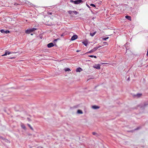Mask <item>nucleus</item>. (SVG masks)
I'll list each match as a JSON object with an SVG mask.
<instances>
[{
	"instance_id": "obj_1",
	"label": "nucleus",
	"mask_w": 148,
	"mask_h": 148,
	"mask_svg": "<svg viewBox=\"0 0 148 148\" xmlns=\"http://www.w3.org/2000/svg\"><path fill=\"white\" fill-rule=\"evenodd\" d=\"M37 29L36 28H32V29H27L25 32V33L26 34H29L30 33L33 32L34 31L36 30Z\"/></svg>"
},
{
	"instance_id": "obj_2",
	"label": "nucleus",
	"mask_w": 148,
	"mask_h": 148,
	"mask_svg": "<svg viewBox=\"0 0 148 148\" xmlns=\"http://www.w3.org/2000/svg\"><path fill=\"white\" fill-rule=\"evenodd\" d=\"M100 47V46H99L98 47H95L94 49H92L90 51H89L88 52H87V53H92L93 52H94L95 51L98 49V48H99Z\"/></svg>"
},
{
	"instance_id": "obj_3",
	"label": "nucleus",
	"mask_w": 148,
	"mask_h": 148,
	"mask_svg": "<svg viewBox=\"0 0 148 148\" xmlns=\"http://www.w3.org/2000/svg\"><path fill=\"white\" fill-rule=\"evenodd\" d=\"M93 67L94 68L99 69H100V65L99 64H96L95 66H93Z\"/></svg>"
},
{
	"instance_id": "obj_4",
	"label": "nucleus",
	"mask_w": 148,
	"mask_h": 148,
	"mask_svg": "<svg viewBox=\"0 0 148 148\" xmlns=\"http://www.w3.org/2000/svg\"><path fill=\"white\" fill-rule=\"evenodd\" d=\"M82 2V0H77L75 1H74V3L76 4H77Z\"/></svg>"
},
{
	"instance_id": "obj_5",
	"label": "nucleus",
	"mask_w": 148,
	"mask_h": 148,
	"mask_svg": "<svg viewBox=\"0 0 148 148\" xmlns=\"http://www.w3.org/2000/svg\"><path fill=\"white\" fill-rule=\"evenodd\" d=\"M77 36L76 35H73L71 38V40H74L77 39Z\"/></svg>"
},
{
	"instance_id": "obj_6",
	"label": "nucleus",
	"mask_w": 148,
	"mask_h": 148,
	"mask_svg": "<svg viewBox=\"0 0 148 148\" xmlns=\"http://www.w3.org/2000/svg\"><path fill=\"white\" fill-rule=\"evenodd\" d=\"M54 45L52 42H51L47 44V46L48 48H50L54 46Z\"/></svg>"
},
{
	"instance_id": "obj_7",
	"label": "nucleus",
	"mask_w": 148,
	"mask_h": 148,
	"mask_svg": "<svg viewBox=\"0 0 148 148\" xmlns=\"http://www.w3.org/2000/svg\"><path fill=\"white\" fill-rule=\"evenodd\" d=\"M13 53L11 52H8L7 51H6L5 52V53L4 54L2 55V56H6L7 54L9 55L11 53Z\"/></svg>"
},
{
	"instance_id": "obj_8",
	"label": "nucleus",
	"mask_w": 148,
	"mask_h": 148,
	"mask_svg": "<svg viewBox=\"0 0 148 148\" xmlns=\"http://www.w3.org/2000/svg\"><path fill=\"white\" fill-rule=\"evenodd\" d=\"M82 70V69L81 68L79 67L76 69V71L77 72H80Z\"/></svg>"
},
{
	"instance_id": "obj_9",
	"label": "nucleus",
	"mask_w": 148,
	"mask_h": 148,
	"mask_svg": "<svg viewBox=\"0 0 148 148\" xmlns=\"http://www.w3.org/2000/svg\"><path fill=\"white\" fill-rule=\"evenodd\" d=\"M77 112L78 114H82L83 113V112L82 111L80 110H77Z\"/></svg>"
},
{
	"instance_id": "obj_10",
	"label": "nucleus",
	"mask_w": 148,
	"mask_h": 148,
	"mask_svg": "<svg viewBox=\"0 0 148 148\" xmlns=\"http://www.w3.org/2000/svg\"><path fill=\"white\" fill-rule=\"evenodd\" d=\"M125 18L130 21H131V17L130 16H125Z\"/></svg>"
},
{
	"instance_id": "obj_11",
	"label": "nucleus",
	"mask_w": 148,
	"mask_h": 148,
	"mask_svg": "<svg viewBox=\"0 0 148 148\" xmlns=\"http://www.w3.org/2000/svg\"><path fill=\"white\" fill-rule=\"evenodd\" d=\"M92 108L95 109H99V107L96 106H92Z\"/></svg>"
},
{
	"instance_id": "obj_12",
	"label": "nucleus",
	"mask_w": 148,
	"mask_h": 148,
	"mask_svg": "<svg viewBox=\"0 0 148 148\" xmlns=\"http://www.w3.org/2000/svg\"><path fill=\"white\" fill-rule=\"evenodd\" d=\"M96 33V32H94L92 33H90V35L92 36H93Z\"/></svg>"
},
{
	"instance_id": "obj_13",
	"label": "nucleus",
	"mask_w": 148,
	"mask_h": 148,
	"mask_svg": "<svg viewBox=\"0 0 148 148\" xmlns=\"http://www.w3.org/2000/svg\"><path fill=\"white\" fill-rule=\"evenodd\" d=\"M21 127L24 129L25 130L26 129V127L23 124H22L21 125Z\"/></svg>"
},
{
	"instance_id": "obj_14",
	"label": "nucleus",
	"mask_w": 148,
	"mask_h": 148,
	"mask_svg": "<svg viewBox=\"0 0 148 148\" xmlns=\"http://www.w3.org/2000/svg\"><path fill=\"white\" fill-rule=\"evenodd\" d=\"M88 57H91V58H97V56H93V55H89L88 56Z\"/></svg>"
},
{
	"instance_id": "obj_15",
	"label": "nucleus",
	"mask_w": 148,
	"mask_h": 148,
	"mask_svg": "<svg viewBox=\"0 0 148 148\" xmlns=\"http://www.w3.org/2000/svg\"><path fill=\"white\" fill-rule=\"evenodd\" d=\"M27 125L31 129V130H34L33 129V128L31 126V125L29 124H27Z\"/></svg>"
},
{
	"instance_id": "obj_16",
	"label": "nucleus",
	"mask_w": 148,
	"mask_h": 148,
	"mask_svg": "<svg viewBox=\"0 0 148 148\" xmlns=\"http://www.w3.org/2000/svg\"><path fill=\"white\" fill-rule=\"evenodd\" d=\"M65 71H71V70L69 68H67L64 69Z\"/></svg>"
},
{
	"instance_id": "obj_17",
	"label": "nucleus",
	"mask_w": 148,
	"mask_h": 148,
	"mask_svg": "<svg viewBox=\"0 0 148 148\" xmlns=\"http://www.w3.org/2000/svg\"><path fill=\"white\" fill-rule=\"evenodd\" d=\"M142 95L141 94H138L136 95V96L138 97H139Z\"/></svg>"
},
{
	"instance_id": "obj_18",
	"label": "nucleus",
	"mask_w": 148,
	"mask_h": 148,
	"mask_svg": "<svg viewBox=\"0 0 148 148\" xmlns=\"http://www.w3.org/2000/svg\"><path fill=\"white\" fill-rule=\"evenodd\" d=\"M82 43L86 46H87V43L85 42H83Z\"/></svg>"
},
{
	"instance_id": "obj_19",
	"label": "nucleus",
	"mask_w": 148,
	"mask_h": 148,
	"mask_svg": "<svg viewBox=\"0 0 148 148\" xmlns=\"http://www.w3.org/2000/svg\"><path fill=\"white\" fill-rule=\"evenodd\" d=\"M109 38L108 37H106V38H102V40H106L107 39H108Z\"/></svg>"
},
{
	"instance_id": "obj_20",
	"label": "nucleus",
	"mask_w": 148,
	"mask_h": 148,
	"mask_svg": "<svg viewBox=\"0 0 148 148\" xmlns=\"http://www.w3.org/2000/svg\"><path fill=\"white\" fill-rule=\"evenodd\" d=\"M10 33V31L9 30H7L5 31V33L8 34V33Z\"/></svg>"
},
{
	"instance_id": "obj_21",
	"label": "nucleus",
	"mask_w": 148,
	"mask_h": 148,
	"mask_svg": "<svg viewBox=\"0 0 148 148\" xmlns=\"http://www.w3.org/2000/svg\"><path fill=\"white\" fill-rule=\"evenodd\" d=\"M73 12L75 14H77L78 13V12L75 11H73Z\"/></svg>"
},
{
	"instance_id": "obj_22",
	"label": "nucleus",
	"mask_w": 148,
	"mask_h": 148,
	"mask_svg": "<svg viewBox=\"0 0 148 148\" xmlns=\"http://www.w3.org/2000/svg\"><path fill=\"white\" fill-rule=\"evenodd\" d=\"M5 31H4L3 29H1V32L2 33H5Z\"/></svg>"
},
{
	"instance_id": "obj_23",
	"label": "nucleus",
	"mask_w": 148,
	"mask_h": 148,
	"mask_svg": "<svg viewBox=\"0 0 148 148\" xmlns=\"http://www.w3.org/2000/svg\"><path fill=\"white\" fill-rule=\"evenodd\" d=\"M90 5L91 6H92V7H95V5L94 4H90Z\"/></svg>"
},
{
	"instance_id": "obj_24",
	"label": "nucleus",
	"mask_w": 148,
	"mask_h": 148,
	"mask_svg": "<svg viewBox=\"0 0 148 148\" xmlns=\"http://www.w3.org/2000/svg\"><path fill=\"white\" fill-rule=\"evenodd\" d=\"M92 134L93 135H95L97 134V133L95 132H93Z\"/></svg>"
},
{
	"instance_id": "obj_25",
	"label": "nucleus",
	"mask_w": 148,
	"mask_h": 148,
	"mask_svg": "<svg viewBox=\"0 0 148 148\" xmlns=\"http://www.w3.org/2000/svg\"><path fill=\"white\" fill-rule=\"evenodd\" d=\"M72 12H73L72 11H69V14H71L72 13Z\"/></svg>"
},
{
	"instance_id": "obj_26",
	"label": "nucleus",
	"mask_w": 148,
	"mask_h": 148,
	"mask_svg": "<svg viewBox=\"0 0 148 148\" xmlns=\"http://www.w3.org/2000/svg\"><path fill=\"white\" fill-rule=\"evenodd\" d=\"M103 43V44H105L106 45H108V43L106 42H104Z\"/></svg>"
},
{
	"instance_id": "obj_27",
	"label": "nucleus",
	"mask_w": 148,
	"mask_h": 148,
	"mask_svg": "<svg viewBox=\"0 0 148 148\" xmlns=\"http://www.w3.org/2000/svg\"><path fill=\"white\" fill-rule=\"evenodd\" d=\"M74 1H73L72 0H70V2L71 3H74Z\"/></svg>"
},
{
	"instance_id": "obj_28",
	"label": "nucleus",
	"mask_w": 148,
	"mask_h": 148,
	"mask_svg": "<svg viewBox=\"0 0 148 148\" xmlns=\"http://www.w3.org/2000/svg\"><path fill=\"white\" fill-rule=\"evenodd\" d=\"M147 56H148V50L147 51Z\"/></svg>"
},
{
	"instance_id": "obj_29",
	"label": "nucleus",
	"mask_w": 148,
	"mask_h": 148,
	"mask_svg": "<svg viewBox=\"0 0 148 148\" xmlns=\"http://www.w3.org/2000/svg\"><path fill=\"white\" fill-rule=\"evenodd\" d=\"M79 50H77V51H76V52H79Z\"/></svg>"
},
{
	"instance_id": "obj_30",
	"label": "nucleus",
	"mask_w": 148,
	"mask_h": 148,
	"mask_svg": "<svg viewBox=\"0 0 148 148\" xmlns=\"http://www.w3.org/2000/svg\"><path fill=\"white\" fill-rule=\"evenodd\" d=\"M48 13V14H51V13Z\"/></svg>"
},
{
	"instance_id": "obj_31",
	"label": "nucleus",
	"mask_w": 148,
	"mask_h": 148,
	"mask_svg": "<svg viewBox=\"0 0 148 148\" xmlns=\"http://www.w3.org/2000/svg\"><path fill=\"white\" fill-rule=\"evenodd\" d=\"M39 148H43L42 147H39Z\"/></svg>"
},
{
	"instance_id": "obj_32",
	"label": "nucleus",
	"mask_w": 148,
	"mask_h": 148,
	"mask_svg": "<svg viewBox=\"0 0 148 148\" xmlns=\"http://www.w3.org/2000/svg\"><path fill=\"white\" fill-rule=\"evenodd\" d=\"M14 58V57H12V58H11V59H13V58Z\"/></svg>"
},
{
	"instance_id": "obj_33",
	"label": "nucleus",
	"mask_w": 148,
	"mask_h": 148,
	"mask_svg": "<svg viewBox=\"0 0 148 148\" xmlns=\"http://www.w3.org/2000/svg\"><path fill=\"white\" fill-rule=\"evenodd\" d=\"M31 35H33V34H31Z\"/></svg>"
},
{
	"instance_id": "obj_34",
	"label": "nucleus",
	"mask_w": 148,
	"mask_h": 148,
	"mask_svg": "<svg viewBox=\"0 0 148 148\" xmlns=\"http://www.w3.org/2000/svg\"><path fill=\"white\" fill-rule=\"evenodd\" d=\"M88 7H89V5H88Z\"/></svg>"
}]
</instances>
